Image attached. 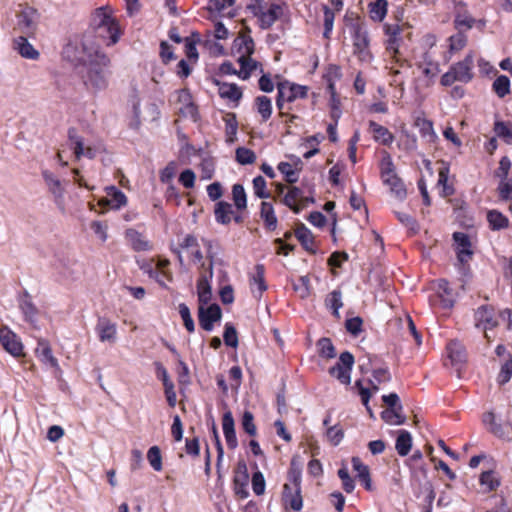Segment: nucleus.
<instances>
[{
	"label": "nucleus",
	"instance_id": "0eeeda50",
	"mask_svg": "<svg viewBox=\"0 0 512 512\" xmlns=\"http://www.w3.org/2000/svg\"><path fill=\"white\" fill-rule=\"evenodd\" d=\"M17 18L16 29L26 36L34 35L39 18L37 10L26 6L17 14Z\"/></svg>",
	"mask_w": 512,
	"mask_h": 512
},
{
	"label": "nucleus",
	"instance_id": "5701e85b",
	"mask_svg": "<svg viewBox=\"0 0 512 512\" xmlns=\"http://www.w3.org/2000/svg\"><path fill=\"white\" fill-rule=\"evenodd\" d=\"M369 130L373 134V139L383 145H391L394 141V135L384 126L375 121L369 122Z\"/></svg>",
	"mask_w": 512,
	"mask_h": 512
},
{
	"label": "nucleus",
	"instance_id": "b1692460",
	"mask_svg": "<svg viewBox=\"0 0 512 512\" xmlns=\"http://www.w3.org/2000/svg\"><path fill=\"white\" fill-rule=\"evenodd\" d=\"M37 357L46 365L52 368L59 369L58 361L53 356L52 350L45 340H40L35 350Z\"/></svg>",
	"mask_w": 512,
	"mask_h": 512
},
{
	"label": "nucleus",
	"instance_id": "3c124183",
	"mask_svg": "<svg viewBox=\"0 0 512 512\" xmlns=\"http://www.w3.org/2000/svg\"><path fill=\"white\" fill-rule=\"evenodd\" d=\"M111 18L112 17L105 12L104 8H98L95 11L91 21V26L94 32L100 29L102 26L106 25V23H108Z\"/></svg>",
	"mask_w": 512,
	"mask_h": 512
},
{
	"label": "nucleus",
	"instance_id": "423d86ee",
	"mask_svg": "<svg viewBox=\"0 0 512 512\" xmlns=\"http://www.w3.org/2000/svg\"><path fill=\"white\" fill-rule=\"evenodd\" d=\"M45 184L49 192L52 194L56 206L62 211H65V186L63 182L56 177L52 172L44 170L42 172Z\"/></svg>",
	"mask_w": 512,
	"mask_h": 512
},
{
	"label": "nucleus",
	"instance_id": "680f3d73",
	"mask_svg": "<svg viewBox=\"0 0 512 512\" xmlns=\"http://www.w3.org/2000/svg\"><path fill=\"white\" fill-rule=\"evenodd\" d=\"M179 313L183 320L185 328L189 332H193L195 329V325H194V321L191 317L190 310H189L188 306L184 303L180 304L179 305Z\"/></svg>",
	"mask_w": 512,
	"mask_h": 512
},
{
	"label": "nucleus",
	"instance_id": "39448f33",
	"mask_svg": "<svg viewBox=\"0 0 512 512\" xmlns=\"http://www.w3.org/2000/svg\"><path fill=\"white\" fill-rule=\"evenodd\" d=\"M354 365V356L348 352H342L338 362L329 369V374L341 384L349 385L351 382V370Z\"/></svg>",
	"mask_w": 512,
	"mask_h": 512
},
{
	"label": "nucleus",
	"instance_id": "1a4fd4ad",
	"mask_svg": "<svg viewBox=\"0 0 512 512\" xmlns=\"http://www.w3.org/2000/svg\"><path fill=\"white\" fill-rule=\"evenodd\" d=\"M368 45L369 38L367 30L362 25H355L353 27V48L354 53L357 54L361 60L371 58Z\"/></svg>",
	"mask_w": 512,
	"mask_h": 512
},
{
	"label": "nucleus",
	"instance_id": "de8ad7c7",
	"mask_svg": "<svg viewBox=\"0 0 512 512\" xmlns=\"http://www.w3.org/2000/svg\"><path fill=\"white\" fill-rule=\"evenodd\" d=\"M387 14V1L376 0L370 5V16L375 21H382Z\"/></svg>",
	"mask_w": 512,
	"mask_h": 512
},
{
	"label": "nucleus",
	"instance_id": "bf43d9fd",
	"mask_svg": "<svg viewBox=\"0 0 512 512\" xmlns=\"http://www.w3.org/2000/svg\"><path fill=\"white\" fill-rule=\"evenodd\" d=\"M224 342L227 346L236 348L238 345L237 331L231 324L225 325V331L223 334Z\"/></svg>",
	"mask_w": 512,
	"mask_h": 512
},
{
	"label": "nucleus",
	"instance_id": "e2e57ef3",
	"mask_svg": "<svg viewBox=\"0 0 512 512\" xmlns=\"http://www.w3.org/2000/svg\"><path fill=\"white\" fill-rule=\"evenodd\" d=\"M512 377V358L506 360V362L502 365L500 373L498 375V383L503 385L507 383Z\"/></svg>",
	"mask_w": 512,
	"mask_h": 512
},
{
	"label": "nucleus",
	"instance_id": "2f4dec72",
	"mask_svg": "<svg viewBox=\"0 0 512 512\" xmlns=\"http://www.w3.org/2000/svg\"><path fill=\"white\" fill-rule=\"evenodd\" d=\"M68 141L76 159L79 160L84 155V151L87 146H85L83 138L78 135L75 128H70L68 130Z\"/></svg>",
	"mask_w": 512,
	"mask_h": 512
},
{
	"label": "nucleus",
	"instance_id": "ddd939ff",
	"mask_svg": "<svg viewBox=\"0 0 512 512\" xmlns=\"http://www.w3.org/2000/svg\"><path fill=\"white\" fill-rule=\"evenodd\" d=\"M473 66L474 58L472 53H469L462 61L452 65L451 69L457 76L459 82L468 83L473 79Z\"/></svg>",
	"mask_w": 512,
	"mask_h": 512
},
{
	"label": "nucleus",
	"instance_id": "7c9ffc66",
	"mask_svg": "<svg viewBox=\"0 0 512 512\" xmlns=\"http://www.w3.org/2000/svg\"><path fill=\"white\" fill-rule=\"evenodd\" d=\"M197 293L200 305H207L212 298V290L209 279L206 275H202L197 282Z\"/></svg>",
	"mask_w": 512,
	"mask_h": 512
},
{
	"label": "nucleus",
	"instance_id": "58836bf2",
	"mask_svg": "<svg viewBox=\"0 0 512 512\" xmlns=\"http://www.w3.org/2000/svg\"><path fill=\"white\" fill-rule=\"evenodd\" d=\"M126 236L134 250L145 251L150 248L149 242L143 237L141 233L130 229L126 232Z\"/></svg>",
	"mask_w": 512,
	"mask_h": 512
},
{
	"label": "nucleus",
	"instance_id": "c9c22d12",
	"mask_svg": "<svg viewBox=\"0 0 512 512\" xmlns=\"http://www.w3.org/2000/svg\"><path fill=\"white\" fill-rule=\"evenodd\" d=\"M238 62L241 66L238 76L244 80L248 79L250 77L251 73L254 70H256L258 67H260V64L257 61L253 60L251 58V56H248V57L239 56Z\"/></svg>",
	"mask_w": 512,
	"mask_h": 512
},
{
	"label": "nucleus",
	"instance_id": "4c0bfd02",
	"mask_svg": "<svg viewBox=\"0 0 512 512\" xmlns=\"http://www.w3.org/2000/svg\"><path fill=\"white\" fill-rule=\"evenodd\" d=\"M325 306L333 311L336 318H339V309L343 306L341 291L333 290L330 292L325 299Z\"/></svg>",
	"mask_w": 512,
	"mask_h": 512
},
{
	"label": "nucleus",
	"instance_id": "5fc2aeb1",
	"mask_svg": "<svg viewBox=\"0 0 512 512\" xmlns=\"http://www.w3.org/2000/svg\"><path fill=\"white\" fill-rule=\"evenodd\" d=\"M241 425L243 430L249 434L250 436H255L257 433V428L254 423V416L250 411H244L242 416Z\"/></svg>",
	"mask_w": 512,
	"mask_h": 512
},
{
	"label": "nucleus",
	"instance_id": "cd10ccee",
	"mask_svg": "<svg viewBox=\"0 0 512 512\" xmlns=\"http://www.w3.org/2000/svg\"><path fill=\"white\" fill-rule=\"evenodd\" d=\"M214 214L218 223L227 225L232 220L234 209L232 204L225 201H219L215 206Z\"/></svg>",
	"mask_w": 512,
	"mask_h": 512
},
{
	"label": "nucleus",
	"instance_id": "f257e3e1",
	"mask_svg": "<svg viewBox=\"0 0 512 512\" xmlns=\"http://www.w3.org/2000/svg\"><path fill=\"white\" fill-rule=\"evenodd\" d=\"M63 53L71 62L82 63L78 68V75L88 91L98 92L108 87L111 60L106 54L96 51L86 59L84 45L79 47L76 42L68 43Z\"/></svg>",
	"mask_w": 512,
	"mask_h": 512
},
{
	"label": "nucleus",
	"instance_id": "a18cd8bd",
	"mask_svg": "<svg viewBox=\"0 0 512 512\" xmlns=\"http://www.w3.org/2000/svg\"><path fill=\"white\" fill-rule=\"evenodd\" d=\"M249 477L243 475L234 476L233 478V489L236 496L240 499H246L249 496V492L247 490Z\"/></svg>",
	"mask_w": 512,
	"mask_h": 512
},
{
	"label": "nucleus",
	"instance_id": "49530a36",
	"mask_svg": "<svg viewBox=\"0 0 512 512\" xmlns=\"http://www.w3.org/2000/svg\"><path fill=\"white\" fill-rule=\"evenodd\" d=\"M492 87L496 95L503 98L510 93V80L507 76L500 75L494 80Z\"/></svg>",
	"mask_w": 512,
	"mask_h": 512
},
{
	"label": "nucleus",
	"instance_id": "69168bd1",
	"mask_svg": "<svg viewBox=\"0 0 512 512\" xmlns=\"http://www.w3.org/2000/svg\"><path fill=\"white\" fill-rule=\"evenodd\" d=\"M252 489L258 496L262 495L265 491V479L260 471H257L252 475Z\"/></svg>",
	"mask_w": 512,
	"mask_h": 512
},
{
	"label": "nucleus",
	"instance_id": "4be33fe9",
	"mask_svg": "<svg viewBox=\"0 0 512 512\" xmlns=\"http://www.w3.org/2000/svg\"><path fill=\"white\" fill-rule=\"evenodd\" d=\"M218 86V93L221 98L238 102L242 98L241 89L234 83H225L218 80L214 81Z\"/></svg>",
	"mask_w": 512,
	"mask_h": 512
},
{
	"label": "nucleus",
	"instance_id": "e433bc0d",
	"mask_svg": "<svg viewBox=\"0 0 512 512\" xmlns=\"http://www.w3.org/2000/svg\"><path fill=\"white\" fill-rule=\"evenodd\" d=\"M199 245H198V241H197V238L191 234H187L182 242L179 243L178 247H175V248H172V251L177 255V259L179 261V264L180 265H183V256H182V250H185V249H195L197 248Z\"/></svg>",
	"mask_w": 512,
	"mask_h": 512
},
{
	"label": "nucleus",
	"instance_id": "9d476101",
	"mask_svg": "<svg viewBox=\"0 0 512 512\" xmlns=\"http://www.w3.org/2000/svg\"><path fill=\"white\" fill-rule=\"evenodd\" d=\"M2 347L13 357L24 356V346L21 339L8 327L2 325Z\"/></svg>",
	"mask_w": 512,
	"mask_h": 512
},
{
	"label": "nucleus",
	"instance_id": "f3484780",
	"mask_svg": "<svg viewBox=\"0 0 512 512\" xmlns=\"http://www.w3.org/2000/svg\"><path fill=\"white\" fill-rule=\"evenodd\" d=\"M96 37L108 41L107 45H114L119 39V27L114 18H111L106 25L95 31Z\"/></svg>",
	"mask_w": 512,
	"mask_h": 512
},
{
	"label": "nucleus",
	"instance_id": "6e6552de",
	"mask_svg": "<svg viewBox=\"0 0 512 512\" xmlns=\"http://www.w3.org/2000/svg\"><path fill=\"white\" fill-rule=\"evenodd\" d=\"M282 500L286 506H290L294 511H300L302 509L303 500L301 496L300 478L298 476L293 477V488L290 484H284Z\"/></svg>",
	"mask_w": 512,
	"mask_h": 512
},
{
	"label": "nucleus",
	"instance_id": "473e14b6",
	"mask_svg": "<svg viewBox=\"0 0 512 512\" xmlns=\"http://www.w3.org/2000/svg\"><path fill=\"white\" fill-rule=\"evenodd\" d=\"M295 235L305 250L315 253L314 237L311 231L304 225H299L295 230Z\"/></svg>",
	"mask_w": 512,
	"mask_h": 512
},
{
	"label": "nucleus",
	"instance_id": "bb28decb",
	"mask_svg": "<svg viewBox=\"0 0 512 512\" xmlns=\"http://www.w3.org/2000/svg\"><path fill=\"white\" fill-rule=\"evenodd\" d=\"M448 357L454 364L464 363L467 359L466 349L458 340H451L447 345Z\"/></svg>",
	"mask_w": 512,
	"mask_h": 512
},
{
	"label": "nucleus",
	"instance_id": "6e6d98bb",
	"mask_svg": "<svg viewBox=\"0 0 512 512\" xmlns=\"http://www.w3.org/2000/svg\"><path fill=\"white\" fill-rule=\"evenodd\" d=\"M278 170L285 176L288 183L293 184L298 180V174L288 162H280Z\"/></svg>",
	"mask_w": 512,
	"mask_h": 512
},
{
	"label": "nucleus",
	"instance_id": "7ed1b4c3",
	"mask_svg": "<svg viewBox=\"0 0 512 512\" xmlns=\"http://www.w3.org/2000/svg\"><path fill=\"white\" fill-rule=\"evenodd\" d=\"M278 96L276 99L277 108L280 110V114L284 115V103L293 102L299 98L307 97L308 87L291 83L289 81L279 82L277 85Z\"/></svg>",
	"mask_w": 512,
	"mask_h": 512
},
{
	"label": "nucleus",
	"instance_id": "a211bd4d",
	"mask_svg": "<svg viewBox=\"0 0 512 512\" xmlns=\"http://www.w3.org/2000/svg\"><path fill=\"white\" fill-rule=\"evenodd\" d=\"M157 373H158V377L163 382L167 402L170 407H174L177 402V396L174 391V384L169 379L167 370L160 363H157Z\"/></svg>",
	"mask_w": 512,
	"mask_h": 512
},
{
	"label": "nucleus",
	"instance_id": "2eb2a0df",
	"mask_svg": "<svg viewBox=\"0 0 512 512\" xmlns=\"http://www.w3.org/2000/svg\"><path fill=\"white\" fill-rule=\"evenodd\" d=\"M13 49L25 59L37 60L40 57L39 51L22 35L13 40Z\"/></svg>",
	"mask_w": 512,
	"mask_h": 512
},
{
	"label": "nucleus",
	"instance_id": "f03ea898",
	"mask_svg": "<svg viewBox=\"0 0 512 512\" xmlns=\"http://www.w3.org/2000/svg\"><path fill=\"white\" fill-rule=\"evenodd\" d=\"M381 178L383 183L387 185L390 192L399 200L405 199L407 192L401 178L395 172V166L390 155H386L381 162Z\"/></svg>",
	"mask_w": 512,
	"mask_h": 512
},
{
	"label": "nucleus",
	"instance_id": "c85d7f7f",
	"mask_svg": "<svg viewBox=\"0 0 512 512\" xmlns=\"http://www.w3.org/2000/svg\"><path fill=\"white\" fill-rule=\"evenodd\" d=\"M302 194L303 191L299 187L293 186L288 190L282 202L284 205L289 207L294 213L298 214L302 210V207L298 205L300 199H302Z\"/></svg>",
	"mask_w": 512,
	"mask_h": 512
},
{
	"label": "nucleus",
	"instance_id": "6ab92c4d",
	"mask_svg": "<svg viewBox=\"0 0 512 512\" xmlns=\"http://www.w3.org/2000/svg\"><path fill=\"white\" fill-rule=\"evenodd\" d=\"M283 9L279 4L271 3L265 8L259 22L262 29H269L282 15Z\"/></svg>",
	"mask_w": 512,
	"mask_h": 512
},
{
	"label": "nucleus",
	"instance_id": "412c9836",
	"mask_svg": "<svg viewBox=\"0 0 512 512\" xmlns=\"http://www.w3.org/2000/svg\"><path fill=\"white\" fill-rule=\"evenodd\" d=\"M106 191L107 196L104 200L100 202L101 204H106L113 209H119L122 206L126 205L127 197L118 188H116L115 186H110L106 188Z\"/></svg>",
	"mask_w": 512,
	"mask_h": 512
},
{
	"label": "nucleus",
	"instance_id": "603ef678",
	"mask_svg": "<svg viewBox=\"0 0 512 512\" xmlns=\"http://www.w3.org/2000/svg\"><path fill=\"white\" fill-rule=\"evenodd\" d=\"M147 459L155 471L162 470V456L158 446H152L148 450Z\"/></svg>",
	"mask_w": 512,
	"mask_h": 512
},
{
	"label": "nucleus",
	"instance_id": "0e129e2a",
	"mask_svg": "<svg viewBox=\"0 0 512 512\" xmlns=\"http://www.w3.org/2000/svg\"><path fill=\"white\" fill-rule=\"evenodd\" d=\"M448 167H443L439 170L438 185L443 187L444 196H450L454 193V189L447 184L448 182Z\"/></svg>",
	"mask_w": 512,
	"mask_h": 512
},
{
	"label": "nucleus",
	"instance_id": "8fccbe9b",
	"mask_svg": "<svg viewBox=\"0 0 512 512\" xmlns=\"http://www.w3.org/2000/svg\"><path fill=\"white\" fill-rule=\"evenodd\" d=\"M236 160L241 165L253 164L256 161V154L251 149L239 147L236 149Z\"/></svg>",
	"mask_w": 512,
	"mask_h": 512
},
{
	"label": "nucleus",
	"instance_id": "f8f14e48",
	"mask_svg": "<svg viewBox=\"0 0 512 512\" xmlns=\"http://www.w3.org/2000/svg\"><path fill=\"white\" fill-rule=\"evenodd\" d=\"M95 330L101 342L114 344L117 339V327L110 319L102 317L98 319Z\"/></svg>",
	"mask_w": 512,
	"mask_h": 512
},
{
	"label": "nucleus",
	"instance_id": "13d9d810",
	"mask_svg": "<svg viewBox=\"0 0 512 512\" xmlns=\"http://www.w3.org/2000/svg\"><path fill=\"white\" fill-rule=\"evenodd\" d=\"M338 476L342 481V486H343V489L345 490V492L351 493L355 488V484H354V480L350 477L346 466H342L338 470Z\"/></svg>",
	"mask_w": 512,
	"mask_h": 512
},
{
	"label": "nucleus",
	"instance_id": "72a5a7b5",
	"mask_svg": "<svg viewBox=\"0 0 512 512\" xmlns=\"http://www.w3.org/2000/svg\"><path fill=\"white\" fill-rule=\"evenodd\" d=\"M412 447L411 434L406 430H400L396 439L395 449L400 456H406Z\"/></svg>",
	"mask_w": 512,
	"mask_h": 512
},
{
	"label": "nucleus",
	"instance_id": "a878e982",
	"mask_svg": "<svg viewBox=\"0 0 512 512\" xmlns=\"http://www.w3.org/2000/svg\"><path fill=\"white\" fill-rule=\"evenodd\" d=\"M233 49L237 51L239 56H251L254 52L253 39L249 35L241 34L234 40Z\"/></svg>",
	"mask_w": 512,
	"mask_h": 512
},
{
	"label": "nucleus",
	"instance_id": "864d4df0",
	"mask_svg": "<svg viewBox=\"0 0 512 512\" xmlns=\"http://www.w3.org/2000/svg\"><path fill=\"white\" fill-rule=\"evenodd\" d=\"M253 190L255 196L260 199H267L270 197V193L266 190V180L260 175L253 179Z\"/></svg>",
	"mask_w": 512,
	"mask_h": 512
},
{
	"label": "nucleus",
	"instance_id": "20e7f679",
	"mask_svg": "<svg viewBox=\"0 0 512 512\" xmlns=\"http://www.w3.org/2000/svg\"><path fill=\"white\" fill-rule=\"evenodd\" d=\"M384 32H385V49L386 53L396 62L400 61V45L402 43V27L395 23V24H388L386 23L384 25Z\"/></svg>",
	"mask_w": 512,
	"mask_h": 512
},
{
	"label": "nucleus",
	"instance_id": "4d7b16f0",
	"mask_svg": "<svg viewBox=\"0 0 512 512\" xmlns=\"http://www.w3.org/2000/svg\"><path fill=\"white\" fill-rule=\"evenodd\" d=\"M319 353L326 358H334L336 356L335 348L329 338H321L318 341Z\"/></svg>",
	"mask_w": 512,
	"mask_h": 512
},
{
	"label": "nucleus",
	"instance_id": "aec40b11",
	"mask_svg": "<svg viewBox=\"0 0 512 512\" xmlns=\"http://www.w3.org/2000/svg\"><path fill=\"white\" fill-rule=\"evenodd\" d=\"M476 327H483L484 330L493 328L497 322L494 320L493 309L489 306H481L475 313Z\"/></svg>",
	"mask_w": 512,
	"mask_h": 512
},
{
	"label": "nucleus",
	"instance_id": "4468645a",
	"mask_svg": "<svg viewBox=\"0 0 512 512\" xmlns=\"http://www.w3.org/2000/svg\"><path fill=\"white\" fill-rule=\"evenodd\" d=\"M453 239L456 243L457 258L459 262L462 264L467 263L473 255L468 235L462 232H455L453 234Z\"/></svg>",
	"mask_w": 512,
	"mask_h": 512
},
{
	"label": "nucleus",
	"instance_id": "dca6fc26",
	"mask_svg": "<svg viewBox=\"0 0 512 512\" xmlns=\"http://www.w3.org/2000/svg\"><path fill=\"white\" fill-rule=\"evenodd\" d=\"M474 23L475 19L468 13L466 5L463 2H457L455 4V28L458 30H462V28L468 30L473 27Z\"/></svg>",
	"mask_w": 512,
	"mask_h": 512
},
{
	"label": "nucleus",
	"instance_id": "79ce46f5",
	"mask_svg": "<svg viewBox=\"0 0 512 512\" xmlns=\"http://www.w3.org/2000/svg\"><path fill=\"white\" fill-rule=\"evenodd\" d=\"M402 405L397 408L387 409L381 413L382 419L388 424L401 425L405 422V417L400 414Z\"/></svg>",
	"mask_w": 512,
	"mask_h": 512
},
{
	"label": "nucleus",
	"instance_id": "338daca9",
	"mask_svg": "<svg viewBox=\"0 0 512 512\" xmlns=\"http://www.w3.org/2000/svg\"><path fill=\"white\" fill-rule=\"evenodd\" d=\"M324 37L329 38V34L331 33L333 29V23H334V12L328 7L324 6Z\"/></svg>",
	"mask_w": 512,
	"mask_h": 512
},
{
	"label": "nucleus",
	"instance_id": "393cba45",
	"mask_svg": "<svg viewBox=\"0 0 512 512\" xmlns=\"http://www.w3.org/2000/svg\"><path fill=\"white\" fill-rule=\"evenodd\" d=\"M264 266L262 264H257L255 266V272L250 280V284L256 285L257 288H251L252 293L255 298L259 299L262 296V293L267 289V285L264 279Z\"/></svg>",
	"mask_w": 512,
	"mask_h": 512
},
{
	"label": "nucleus",
	"instance_id": "37998d69",
	"mask_svg": "<svg viewBox=\"0 0 512 512\" xmlns=\"http://www.w3.org/2000/svg\"><path fill=\"white\" fill-rule=\"evenodd\" d=\"M232 197L237 210H244L247 207V197L244 187L241 184H234L232 187Z\"/></svg>",
	"mask_w": 512,
	"mask_h": 512
},
{
	"label": "nucleus",
	"instance_id": "09e8293b",
	"mask_svg": "<svg viewBox=\"0 0 512 512\" xmlns=\"http://www.w3.org/2000/svg\"><path fill=\"white\" fill-rule=\"evenodd\" d=\"M256 105L263 121H267L272 114L271 100L266 96H259L256 98Z\"/></svg>",
	"mask_w": 512,
	"mask_h": 512
},
{
	"label": "nucleus",
	"instance_id": "774afa93",
	"mask_svg": "<svg viewBox=\"0 0 512 512\" xmlns=\"http://www.w3.org/2000/svg\"><path fill=\"white\" fill-rule=\"evenodd\" d=\"M480 483L487 486L489 490H495L499 486V481L492 471L483 472L480 476Z\"/></svg>",
	"mask_w": 512,
	"mask_h": 512
},
{
	"label": "nucleus",
	"instance_id": "f704fd0d",
	"mask_svg": "<svg viewBox=\"0 0 512 512\" xmlns=\"http://www.w3.org/2000/svg\"><path fill=\"white\" fill-rule=\"evenodd\" d=\"M487 221L492 230L505 229L509 225L508 218L497 210L488 211Z\"/></svg>",
	"mask_w": 512,
	"mask_h": 512
},
{
	"label": "nucleus",
	"instance_id": "ea45409f",
	"mask_svg": "<svg viewBox=\"0 0 512 512\" xmlns=\"http://www.w3.org/2000/svg\"><path fill=\"white\" fill-rule=\"evenodd\" d=\"M225 122V134H226V142L233 143L236 140V134L238 130V123L236 119V115L233 113H229L224 117Z\"/></svg>",
	"mask_w": 512,
	"mask_h": 512
},
{
	"label": "nucleus",
	"instance_id": "9b49d317",
	"mask_svg": "<svg viewBox=\"0 0 512 512\" xmlns=\"http://www.w3.org/2000/svg\"><path fill=\"white\" fill-rule=\"evenodd\" d=\"M222 312L217 304H211L207 308L200 305L198 310L199 323L206 331L213 329V324L221 319Z\"/></svg>",
	"mask_w": 512,
	"mask_h": 512
},
{
	"label": "nucleus",
	"instance_id": "c756f323",
	"mask_svg": "<svg viewBox=\"0 0 512 512\" xmlns=\"http://www.w3.org/2000/svg\"><path fill=\"white\" fill-rule=\"evenodd\" d=\"M260 217L267 229L271 231L276 229L278 221L272 203L266 201L261 203Z\"/></svg>",
	"mask_w": 512,
	"mask_h": 512
},
{
	"label": "nucleus",
	"instance_id": "a19ab883",
	"mask_svg": "<svg viewBox=\"0 0 512 512\" xmlns=\"http://www.w3.org/2000/svg\"><path fill=\"white\" fill-rule=\"evenodd\" d=\"M488 431L499 439H502L505 441L512 440V436H511L512 424H510V423L501 424V423L496 422L493 426L488 428Z\"/></svg>",
	"mask_w": 512,
	"mask_h": 512
},
{
	"label": "nucleus",
	"instance_id": "c03bdc74",
	"mask_svg": "<svg viewBox=\"0 0 512 512\" xmlns=\"http://www.w3.org/2000/svg\"><path fill=\"white\" fill-rule=\"evenodd\" d=\"M494 132L502 138L507 144H512V125L503 121H496L494 124Z\"/></svg>",
	"mask_w": 512,
	"mask_h": 512
},
{
	"label": "nucleus",
	"instance_id": "052dcab7",
	"mask_svg": "<svg viewBox=\"0 0 512 512\" xmlns=\"http://www.w3.org/2000/svg\"><path fill=\"white\" fill-rule=\"evenodd\" d=\"M326 436L332 445L337 446L342 441L344 432L339 426L335 425L327 428Z\"/></svg>",
	"mask_w": 512,
	"mask_h": 512
}]
</instances>
